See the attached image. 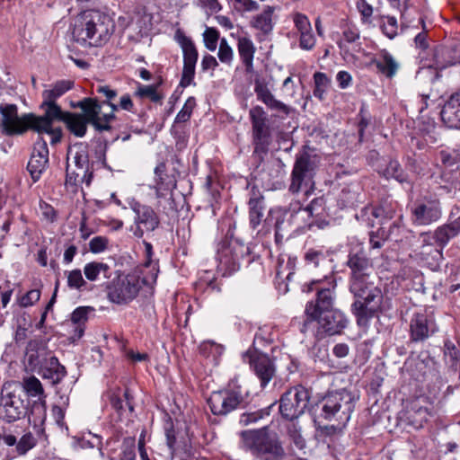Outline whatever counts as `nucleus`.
Listing matches in <instances>:
<instances>
[{"label": "nucleus", "mask_w": 460, "mask_h": 460, "mask_svg": "<svg viewBox=\"0 0 460 460\" xmlns=\"http://www.w3.org/2000/svg\"><path fill=\"white\" fill-rule=\"evenodd\" d=\"M40 108L44 110L42 116H36L33 113L18 116L15 104H6L1 108L2 121L0 128L2 133L7 136L20 135L28 129L40 133L41 130L51 129L54 120L65 121L69 111H63L56 102L42 101Z\"/></svg>", "instance_id": "obj_1"}, {"label": "nucleus", "mask_w": 460, "mask_h": 460, "mask_svg": "<svg viewBox=\"0 0 460 460\" xmlns=\"http://www.w3.org/2000/svg\"><path fill=\"white\" fill-rule=\"evenodd\" d=\"M115 28V22L108 13L89 9L76 16L72 35L82 47L101 48L109 42Z\"/></svg>", "instance_id": "obj_2"}, {"label": "nucleus", "mask_w": 460, "mask_h": 460, "mask_svg": "<svg viewBox=\"0 0 460 460\" xmlns=\"http://www.w3.org/2000/svg\"><path fill=\"white\" fill-rule=\"evenodd\" d=\"M84 113L68 112L64 123L67 129L77 137H83L87 131V124H92L97 131H109L110 122L115 119L111 112L102 111V105L95 98H84L77 105Z\"/></svg>", "instance_id": "obj_3"}, {"label": "nucleus", "mask_w": 460, "mask_h": 460, "mask_svg": "<svg viewBox=\"0 0 460 460\" xmlns=\"http://www.w3.org/2000/svg\"><path fill=\"white\" fill-rule=\"evenodd\" d=\"M240 447L260 460H289L277 435L267 427L242 431Z\"/></svg>", "instance_id": "obj_4"}, {"label": "nucleus", "mask_w": 460, "mask_h": 460, "mask_svg": "<svg viewBox=\"0 0 460 460\" xmlns=\"http://www.w3.org/2000/svg\"><path fill=\"white\" fill-rule=\"evenodd\" d=\"M351 293L358 298L352 304V312L359 326H367L369 321L382 311L384 296L381 288L372 279H365L349 284Z\"/></svg>", "instance_id": "obj_5"}, {"label": "nucleus", "mask_w": 460, "mask_h": 460, "mask_svg": "<svg viewBox=\"0 0 460 460\" xmlns=\"http://www.w3.org/2000/svg\"><path fill=\"white\" fill-rule=\"evenodd\" d=\"M301 327V332H312L315 340L341 334L348 325L346 315L339 309L308 314Z\"/></svg>", "instance_id": "obj_6"}, {"label": "nucleus", "mask_w": 460, "mask_h": 460, "mask_svg": "<svg viewBox=\"0 0 460 460\" xmlns=\"http://www.w3.org/2000/svg\"><path fill=\"white\" fill-rule=\"evenodd\" d=\"M358 396L348 389L329 392L321 402V416L339 426H345L350 420Z\"/></svg>", "instance_id": "obj_7"}, {"label": "nucleus", "mask_w": 460, "mask_h": 460, "mask_svg": "<svg viewBox=\"0 0 460 460\" xmlns=\"http://www.w3.org/2000/svg\"><path fill=\"white\" fill-rule=\"evenodd\" d=\"M142 285L153 288L155 284L144 282L136 273H119L107 284V297L114 304L128 305L138 296Z\"/></svg>", "instance_id": "obj_8"}, {"label": "nucleus", "mask_w": 460, "mask_h": 460, "mask_svg": "<svg viewBox=\"0 0 460 460\" xmlns=\"http://www.w3.org/2000/svg\"><path fill=\"white\" fill-rule=\"evenodd\" d=\"M249 119L252 125V154L260 160H262L268 154L270 146L272 143V129L269 122L268 114L261 106L256 105L250 109Z\"/></svg>", "instance_id": "obj_9"}, {"label": "nucleus", "mask_w": 460, "mask_h": 460, "mask_svg": "<svg viewBox=\"0 0 460 460\" xmlns=\"http://www.w3.org/2000/svg\"><path fill=\"white\" fill-rule=\"evenodd\" d=\"M22 386L23 391L30 397H38L40 400L45 399V392L41 382L34 376L22 378ZM47 418V407L45 400L40 402H34L31 410L29 422L32 425L37 435L44 433V423Z\"/></svg>", "instance_id": "obj_10"}, {"label": "nucleus", "mask_w": 460, "mask_h": 460, "mask_svg": "<svg viewBox=\"0 0 460 460\" xmlns=\"http://www.w3.org/2000/svg\"><path fill=\"white\" fill-rule=\"evenodd\" d=\"M243 402L242 388L236 381H231L227 387L212 392L208 404L214 415L226 416L236 410Z\"/></svg>", "instance_id": "obj_11"}, {"label": "nucleus", "mask_w": 460, "mask_h": 460, "mask_svg": "<svg viewBox=\"0 0 460 460\" xmlns=\"http://www.w3.org/2000/svg\"><path fill=\"white\" fill-rule=\"evenodd\" d=\"M309 401L310 393L305 386L290 387L279 399V412L284 419L294 421L305 413Z\"/></svg>", "instance_id": "obj_12"}, {"label": "nucleus", "mask_w": 460, "mask_h": 460, "mask_svg": "<svg viewBox=\"0 0 460 460\" xmlns=\"http://www.w3.org/2000/svg\"><path fill=\"white\" fill-rule=\"evenodd\" d=\"M165 170L166 166L164 163L159 164L155 169V192L158 207L162 208L164 213L169 214L176 211L172 193L176 187V181L172 176L167 175Z\"/></svg>", "instance_id": "obj_13"}, {"label": "nucleus", "mask_w": 460, "mask_h": 460, "mask_svg": "<svg viewBox=\"0 0 460 460\" xmlns=\"http://www.w3.org/2000/svg\"><path fill=\"white\" fill-rule=\"evenodd\" d=\"M243 359L248 363L254 375L260 380L261 387H266L276 375V366L269 355L248 349L243 354Z\"/></svg>", "instance_id": "obj_14"}, {"label": "nucleus", "mask_w": 460, "mask_h": 460, "mask_svg": "<svg viewBox=\"0 0 460 460\" xmlns=\"http://www.w3.org/2000/svg\"><path fill=\"white\" fill-rule=\"evenodd\" d=\"M319 162L320 159L315 155L305 152L298 155L292 170L291 183L288 190L292 193L299 192L303 182L313 178Z\"/></svg>", "instance_id": "obj_15"}, {"label": "nucleus", "mask_w": 460, "mask_h": 460, "mask_svg": "<svg viewBox=\"0 0 460 460\" xmlns=\"http://www.w3.org/2000/svg\"><path fill=\"white\" fill-rule=\"evenodd\" d=\"M438 331V324L432 314L426 311L416 312L409 323L410 341L422 343L428 341Z\"/></svg>", "instance_id": "obj_16"}, {"label": "nucleus", "mask_w": 460, "mask_h": 460, "mask_svg": "<svg viewBox=\"0 0 460 460\" xmlns=\"http://www.w3.org/2000/svg\"><path fill=\"white\" fill-rule=\"evenodd\" d=\"M433 415V408L426 397H418L401 412V420L415 429H420Z\"/></svg>", "instance_id": "obj_17"}, {"label": "nucleus", "mask_w": 460, "mask_h": 460, "mask_svg": "<svg viewBox=\"0 0 460 460\" xmlns=\"http://www.w3.org/2000/svg\"><path fill=\"white\" fill-rule=\"evenodd\" d=\"M442 217L438 199L416 200L411 208V219L416 226H426L438 222Z\"/></svg>", "instance_id": "obj_18"}, {"label": "nucleus", "mask_w": 460, "mask_h": 460, "mask_svg": "<svg viewBox=\"0 0 460 460\" xmlns=\"http://www.w3.org/2000/svg\"><path fill=\"white\" fill-rule=\"evenodd\" d=\"M346 265L349 269V284L365 279H372L373 265L362 246L351 248Z\"/></svg>", "instance_id": "obj_19"}, {"label": "nucleus", "mask_w": 460, "mask_h": 460, "mask_svg": "<svg viewBox=\"0 0 460 460\" xmlns=\"http://www.w3.org/2000/svg\"><path fill=\"white\" fill-rule=\"evenodd\" d=\"M131 209L135 213L134 223L136 228L133 234L142 238L145 233H150L158 228L160 219L155 209L139 202L131 204Z\"/></svg>", "instance_id": "obj_20"}, {"label": "nucleus", "mask_w": 460, "mask_h": 460, "mask_svg": "<svg viewBox=\"0 0 460 460\" xmlns=\"http://www.w3.org/2000/svg\"><path fill=\"white\" fill-rule=\"evenodd\" d=\"M27 413V405L21 395L7 393L0 397V419L12 423L23 418Z\"/></svg>", "instance_id": "obj_21"}, {"label": "nucleus", "mask_w": 460, "mask_h": 460, "mask_svg": "<svg viewBox=\"0 0 460 460\" xmlns=\"http://www.w3.org/2000/svg\"><path fill=\"white\" fill-rule=\"evenodd\" d=\"M336 282L332 279L327 284L316 288V299L306 304L305 314H316L318 312L334 310Z\"/></svg>", "instance_id": "obj_22"}, {"label": "nucleus", "mask_w": 460, "mask_h": 460, "mask_svg": "<svg viewBox=\"0 0 460 460\" xmlns=\"http://www.w3.org/2000/svg\"><path fill=\"white\" fill-rule=\"evenodd\" d=\"M49 164V148L46 140L39 136L34 143L33 151L27 164V169L34 182L40 180Z\"/></svg>", "instance_id": "obj_23"}, {"label": "nucleus", "mask_w": 460, "mask_h": 460, "mask_svg": "<svg viewBox=\"0 0 460 460\" xmlns=\"http://www.w3.org/2000/svg\"><path fill=\"white\" fill-rule=\"evenodd\" d=\"M254 92L258 101L264 103L270 111L276 112L272 114V117L284 119L289 115L291 108L281 101L277 100L266 84L257 81L254 85Z\"/></svg>", "instance_id": "obj_24"}, {"label": "nucleus", "mask_w": 460, "mask_h": 460, "mask_svg": "<svg viewBox=\"0 0 460 460\" xmlns=\"http://www.w3.org/2000/svg\"><path fill=\"white\" fill-rule=\"evenodd\" d=\"M38 373L43 379L49 380L53 385L59 384L66 376V367L53 355L38 368Z\"/></svg>", "instance_id": "obj_25"}, {"label": "nucleus", "mask_w": 460, "mask_h": 460, "mask_svg": "<svg viewBox=\"0 0 460 460\" xmlns=\"http://www.w3.org/2000/svg\"><path fill=\"white\" fill-rule=\"evenodd\" d=\"M50 355L51 353L41 341L31 340L28 342L25 357L28 366L32 370H38Z\"/></svg>", "instance_id": "obj_26"}, {"label": "nucleus", "mask_w": 460, "mask_h": 460, "mask_svg": "<svg viewBox=\"0 0 460 460\" xmlns=\"http://www.w3.org/2000/svg\"><path fill=\"white\" fill-rule=\"evenodd\" d=\"M242 258V247L236 243L225 245L218 252L219 262L226 270H228L229 273L239 269Z\"/></svg>", "instance_id": "obj_27"}, {"label": "nucleus", "mask_w": 460, "mask_h": 460, "mask_svg": "<svg viewBox=\"0 0 460 460\" xmlns=\"http://www.w3.org/2000/svg\"><path fill=\"white\" fill-rule=\"evenodd\" d=\"M441 119L448 128L460 129V93L451 95L445 103Z\"/></svg>", "instance_id": "obj_28"}, {"label": "nucleus", "mask_w": 460, "mask_h": 460, "mask_svg": "<svg viewBox=\"0 0 460 460\" xmlns=\"http://www.w3.org/2000/svg\"><path fill=\"white\" fill-rule=\"evenodd\" d=\"M237 51L245 72L247 74L253 73V59L256 52L253 41L249 37H239L237 40Z\"/></svg>", "instance_id": "obj_29"}, {"label": "nucleus", "mask_w": 460, "mask_h": 460, "mask_svg": "<svg viewBox=\"0 0 460 460\" xmlns=\"http://www.w3.org/2000/svg\"><path fill=\"white\" fill-rule=\"evenodd\" d=\"M248 205L250 226L256 229L264 217V197L259 191L252 190Z\"/></svg>", "instance_id": "obj_30"}, {"label": "nucleus", "mask_w": 460, "mask_h": 460, "mask_svg": "<svg viewBox=\"0 0 460 460\" xmlns=\"http://www.w3.org/2000/svg\"><path fill=\"white\" fill-rule=\"evenodd\" d=\"M67 162H71L75 167L79 166V172H87L89 169H92L87 148L83 144H75L69 147Z\"/></svg>", "instance_id": "obj_31"}, {"label": "nucleus", "mask_w": 460, "mask_h": 460, "mask_svg": "<svg viewBox=\"0 0 460 460\" xmlns=\"http://www.w3.org/2000/svg\"><path fill=\"white\" fill-rule=\"evenodd\" d=\"M274 11V7L265 6L260 13L252 16L250 21V26L260 31L264 35L270 34L273 30Z\"/></svg>", "instance_id": "obj_32"}, {"label": "nucleus", "mask_w": 460, "mask_h": 460, "mask_svg": "<svg viewBox=\"0 0 460 460\" xmlns=\"http://www.w3.org/2000/svg\"><path fill=\"white\" fill-rule=\"evenodd\" d=\"M79 166H73L71 162H66V186L71 187L73 191L76 190L79 182H84L90 186L93 179V170L89 169L87 172H79Z\"/></svg>", "instance_id": "obj_33"}, {"label": "nucleus", "mask_w": 460, "mask_h": 460, "mask_svg": "<svg viewBox=\"0 0 460 460\" xmlns=\"http://www.w3.org/2000/svg\"><path fill=\"white\" fill-rule=\"evenodd\" d=\"M373 64L376 65L378 72L388 78L394 77L399 69V63L386 50H383L378 57L373 60Z\"/></svg>", "instance_id": "obj_34"}, {"label": "nucleus", "mask_w": 460, "mask_h": 460, "mask_svg": "<svg viewBox=\"0 0 460 460\" xmlns=\"http://www.w3.org/2000/svg\"><path fill=\"white\" fill-rule=\"evenodd\" d=\"M112 270L110 265L102 261H91L84 265V274L89 281H98L101 276L104 279L111 277Z\"/></svg>", "instance_id": "obj_35"}, {"label": "nucleus", "mask_w": 460, "mask_h": 460, "mask_svg": "<svg viewBox=\"0 0 460 460\" xmlns=\"http://www.w3.org/2000/svg\"><path fill=\"white\" fill-rule=\"evenodd\" d=\"M304 261L307 267L317 269L330 266L331 260L327 251L320 248H309L305 252Z\"/></svg>", "instance_id": "obj_36"}, {"label": "nucleus", "mask_w": 460, "mask_h": 460, "mask_svg": "<svg viewBox=\"0 0 460 460\" xmlns=\"http://www.w3.org/2000/svg\"><path fill=\"white\" fill-rule=\"evenodd\" d=\"M146 261L143 264L145 270L148 269L149 272H143V281L146 283L155 284L159 273L157 261L152 260L153 246L150 243L144 241Z\"/></svg>", "instance_id": "obj_37"}, {"label": "nucleus", "mask_w": 460, "mask_h": 460, "mask_svg": "<svg viewBox=\"0 0 460 460\" xmlns=\"http://www.w3.org/2000/svg\"><path fill=\"white\" fill-rule=\"evenodd\" d=\"M74 87V81L72 80H58L50 85L49 89L42 92L43 101L56 102L64 95L66 92Z\"/></svg>", "instance_id": "obj_38"}, {"label": "nucleus", "mask_w": 460, "mask_h": 460, "mask_svg": "<svg viewBox=\"0 0 460 460\" xmlns=\"http://www.w3.org/2000/svg\"><path fill=\"white\" fill-rule=\"evenodd\" d=\"M371 216L376 220L373 221L371 226L380 225L383 226L386 221L395 217V206L393 204H382L370 209Z\"/></svg>", "instance_id": "obj_39"}, {"label": "nucleus", "mask_w": 460, "mask_h": 460, "mask_svg": "<svg viewBox=\"0 0 460 460\" xmlns=\"http://www.w3.org/2000/svg\"><path fill=\"white\" fill-rule=\"evenodd\" d=\"M403 225V217L400 215L398 219L390 226L388 231H385L384 226H381L377 232L376 236L379 237L381 241L376 240V235L374 232L370 234V243L372 248H380L383 244V242L388 238H390L393 234H394L395 231H398Z\"/></svg>", "instance_id": "obj_40"}, {"label": "nucleus", "mask_w": 460, "mask_h": 460, "mask_svg": "<svg viewBox=\"0 0 460 460\" xmlns=\"http://www.w3.org/2000/svg\"><path fill=\"white\" fill-rule=\"evenodd\" d=\"M444 359L454 370L460 368V346H456L451 341L444 342Z\"/></svg>", "instance_id": "obj_41"}, {"label": "nucleus", "mask_w": 460, "mask_h": 460, "mask_svg": "<svg viewBox=\"0 0 460 460\" xmlns=\"http://www.w3.org/2000/svg\"><path fill=\"white\" fill-rule=\"evenodd\" d=\"M181 47L183 54V65L196 66L199 53L193 41L184 37L181 41Z\"/></svg>", "instance_id": "obj_42"}, {"label": "nucleus", "mask_w": 460, "mask_h": 460, "mask_svg": "<svg viewBox=\"0 0 460 460\" xmlns=\"http://www.w3.org/2000/svg\"><path fill=\"white\" fill-rule=\"evenodd\" d=\"M379 172L385 178H394L400 182L406 181V175L403 172L400 164L396 160H390L385 168L380 169Z\"/></svg>", "instance_id": "obj_43"}, {"label": "nucleus", "mask_w": 460, "mask_h": 460, "mask_svg": "<svg viewBox=\"0 0 460 460\" xmlns=\"http://www.w3.org/2000/svg\"><path fill=\"white\" fill-rule=\"evenodd\" d=\"M156 88L157 86L154 84L144 85L138 84L137 91L135 92L134 95L140 99L148 98L150 101L155 103L161 102L164 96L157 92Z\"/></svg>", "instance_id": "obj_44"}, {"label": "nucleus", "mask_w": 460, "mask_h": 460, "mask_svg": "<svg viewBox=\"0 0 460 460\" xmlns=\"http://www.w3.org/2000/svg\"><path fill=\"white\" fill-rule=\"evenodd\" d=\"M67 287L71 289L82 291L85 289L87 281L84 279L81 270L75 269L66 272Z\"/></svg>", "instance_id": "obj_45"}, {"label": "nucleus", "mask_w": 460, "mask_h": 460, "mask_svg": "<svg viewBox=\"0 0 460 460\" xmlns=\"http://www.w3.org/2000/svg\"><path fill=\"white\" fill-rule=\"evenodd\" d=\"M96 92L98 93L102 94L106 101L99 102L102 105V108L104 105H108L111 108V111H112V114L114 115V112L118 111V105L111 102V101L117 96V91L111 89L109 85H98L96 87Z\"/></svg>", "instance_id": "obj_46"}, {"label": "nucleus", "mask_w": 460, "mask_h": 460, "mask_svg": "<svg viewBox=\"0 0 460 460\" xmlns=\"http://www.w3.org/2000/svg\"><path fill=\"white\" fill-rule=\"evenodd\" d=\"M37 445V439L31 432H26L18 440L16 445V452L19 456L25 455Z\"/></svg>", "instance_id": "obj_47"}, {"label": "nucleus", "mask_w": 460, "mask_h": 460, "mask_svg": "<svg viewBox=\"0 0 460 460\" xmlns=\"http://www.w3.org/2000/svg\"><path fill=\"white\" fill-rule=\"evenodd\" d=\"M218 59L227 65L231 66L234 60V50L228 44L226 38H222L219 42V48L217 52Z\"/></svg>", "instance_id": "obj_48"}, {"label": "nucleus", "mask_w": 460, "mask_h": 460, "mask_svg": "<svg viewBox=\"0 0 460 460\" xmlns=\"http://www.w3.org/2000/svg\"><path fill=\"white\" fill-rule=\"evenodd\" d=\"M136 439L134 437H127L123 439L119 460H136Z\"/></svg>", "instance_id": "obj_49"}, {"label": "nucleus", "mask_w": 460, "mask_h": 460, "mask_svg": "<svg viewBox=\"0 0 460 460\" xmlns=\"http://www.w3.org/2000/svg\"><path fill=\"white\" fill-rule=\"evenodd\" d=\"M450 232L451 231L446 226V224L438 226L435 230V232L433 234V237H434L437 244L440 247L441 250L448 243V242L452 238L455 237L454 234H452Z\"/></svg>", "instance_id": "obj_50"}, {"label": "nucleus", "mask_w": 460, "mask_h": 460, "mask_svg": "<svg viewBox=\"0 0 460 460\" xmlns=\"http://www.w3.org/2000/svg\"><path fill=\"white\" fill-rule=\"evenodd\" d=\"M436 66L437 67L429 66L427 67L420 69L417 73V77L419 79L428 78L430 83H434L439 76L438 69H442L446 67L445 65L440 64L438 60H436Z\"/></svg>", "instance_id": "obj_51"}, {"label": "nucleus", "mask_w": 460, "mask_h": 460, "mask_svg": "<svg viewBox=\"0 0 460 460\" xmlns=\"http://www.w3.org/2000/svg\"><path fill=\"white\" fill-rule=\"evenodd\" d=\"M195 105V99L193 97H190L176 115L175 123L187 122L190 119Z\"/></svg>", "instance_id": "obj_52"}, {"label": "nucleus", "mask_w": 460, "mask_h": 460, "mask_svg": "<svg viewBox=\"0 0 460 460\" xmlns=\"http://www.w3.org/2000/svg\"><path fill=\"white\" fill-rule=\"evenodd\" d=\"M239 13H250L259 9V4L254 0H228Z\"/></svg>", "instance_id": "obj_53"}, {"label": "nucleus", "mask_w": 460, "mask_h": 460, "mask_svg": "<svg viewBox=\"0 0 460 460\" xmlns=\"http://www.w3.org/2000/svg\"><path fill=\"white\" fill-rule=\"evenodd\" d=\"M356 7L360 13L361 21L365 24H370L372 22L373 6L369 4L366 0H358Z\"/></svg>", "instance_id": "obj_54"}, {"label": "nucleus", "mask_w": 460, "mask_h": 460, "mask_svg": "<svg viewBox=\"0 0 460 460\" xmlns=\"http://www.w3.org/2000/svg\"><path fill=\"white\" fill-rule=\"evenodd\" d=\"M203 38L206 48L210 51L216 50L219 40V31L212 27L207 28L203 33Z\"/></svg>", "instance_id": "obj_55"}, {"label": "nucleus", "mask_w": 460, "mask_h": 460, "mask_svg": "<svg viewBox=\"0 0 460 460\" xmlns=\"http://www.w3.org/2000/svg\"><path fill=\"white\" fill-rule=\"evenodd\" d=\"M93 311L90 306H80L75 309L71 314V322L73 324L84 325L88 320V314Z\"/></svg>", "instance_id": "obj_56"}, {"label": "nucleus", "mask_w": 460, "mask_h": 460, "mask_svg": "<svg viewBox=\"0 0 460 460\" xmlns=\"http://www.w3.org/2000/svg\"><path fill=\"white\" fill-rule=\"evenodd\" d=\"M299 214H308V212H306L305 206H304L301 201L297 199L292 200L284 209V215H289L291 219Z\"/></svg>", "instance_id": "obj_57"}, {"label": "nucleus", "mask_w": 460, "mask_h": 460, "mask_svg": "<svg viewBox=\"0 0 460 460\" xmlns=\"http://www.w3.org/2000/svg\"><path fill=\"white\" fill-rule=\"evenodd\" d=\"M293 22L300 34L312 31V26L309 19L307 18L306 15L303 13H296L293 17Z\"/></svg>", "instance_id": "obj_58"}, {"label": "nucleus", "mask_w": 460, "mask_h": 460, "mask_svg": "<svg viewBox=\"0 0 460 460\" xmlns=\"http://www.w3.org/2000/svg\"><path fill=\"white\" fill-rule=\"evenodd\" d=\"M40 298V291L39 289H31L29 290L25 295H23L20 301L19 305L22 307H28L33 305L36 302H38Z\"/></svg>", "instance_id": "obj_59"}, {"label": "nucleus", "mask_w": 460, "mask_h": 460, "mask_svg": "<svg viewBox=\"0 0 460 460\" xmlns=\"http://www.w3.org/2000/svg\"><path fill=\"white\" fill-rule=\"evenodd\" d=\"M108 239L104 236H95L89 243V249L93 253L103 252L108 246Z\"/></svg>", "instance_id": "obj_60"}, {"label": "nucleus", "mask_w": 460, "mask_h": 460, "mask_svg": "<svg viewBox=\"0 0 460 460\" xmlns=\"http://www.w3.org/2000/svg\"><path fill=\"white\" fill-rule=\"evenodd\" d=\"M196 66L183 65L180 84L182 87L189 86L194 78Z\"/></svg>", "instance_id": "obj_61"}, {"label": "nucleus", "mask_w": 460, "mask_h": 460, "mask_svg": "<svg viewBox=\"0 0 460 460\" xmlns=\"http://www.w3.org/2000/svg\"><path fill=\"white\" fill-rule=\"evenodd\" d=\"M288 432L296 445L299 447L304 446V439L301 436V427L297 425L296 422H292L288 427Z\"/></svg>", "instance_id": "obj_62"}, {"label": "nucleus", "mask_w": 460, "mask_h": 460, "mask_svg": "<svg viewBox=\"0 0 460 460\" xmlns=\"http://www.w3.org/2000/svg\"><path fill=\"white\" fill-rule=\"evenodd\" d=\"M315 41L316 40L312 31L300 34L299 46L305 50L313 49L315 46Z\"/></svg>", "instance_id": "obj_63"}, {"label": "nucleus", "mask_w": 460, "mask_h": 460, "mask_svg": "<svg viewBox=\"0 0 460 460\" xmlns=\"http://www.w3.org/2000/svg\"><path fill=\"white\" fill-rule=\"evenodd\" d=\"M397 21L394 17H387L386 22L382 26L383 32L389 39H394L397 35Z\"/></svg>", "instance_id": "obj_64"}]
</instances>
